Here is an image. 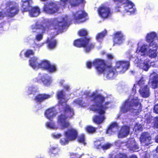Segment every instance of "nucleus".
Listing matches in <instances>:
<instances>
[{"mask_svg": "<svg viewBox=\"0 0 158 158\" xmlns=\"http://www.w3.org/2000/svg\"><path fill=\"white\" fill-rule=\"evenodd\" d=\"M92 64L98 74H103L108 79L113 78L115 73H124L130 66L129 61L124 60L117 61L115 67L110 65H106L105 60L100 59H94Z\"/></svg>", "mask_w": 158, "mask_h": 158, "instance_id": "f257e3e1", "label": "nucleus"}, {"mask_svg": "<svg viewBox=\"0 0 158 158\" xmlns=\"http://www.w3.org/2000/svg\"><path fill=\"white\" fill-rule=\"evenodd\" d=\"M78 34L79 36L83 37L74 40L73 42V45L78 48L83 47L86 52H89L94 48V44L90 42V38L86 36L88 32L86 30L80 29L78 31Z\"/></svg>", "mask_w": 158, "mask_h": 158, "instance_id": "f03ea898", "label": "nucleus"}, {"mask_svg": "<svg viewBox=\"0 0 158 158\" xmlns=\"http://www.w3.org/2000/svg\"><path fill=\"white\" fill-rule=\"evenodd\" d=\"M71 20L69 19L68 16H65L62 18V20L58 21L57 19H55L52 21V23L49 26L46 25L45 26H43L40 24H37L36 26V28L41 29L42 32L48 30L49 27H53L54 29L57 30L58 31H60L66 27H68L70 24Z\"/></svg>", "mask_w": 158, "mask_h": 158, "instance_id": "7ed1b4c3", "label": "nucleus"}, {"mask_svg": "<svg viewBox=\"0 0 158 158\" xmlns=\"http://www.w3.org/2000/svg\"><path fill=\"white\" fill-rule=\"evenodd\" d=\"M21 7L23 12L28 11L31 17H36L39 15L40 13L39 8L37 6L32 7L31 4V0H21Z\"/></svg>", "mask_w": 158, "mask_h": 158, "instance_id": "20e7f679", "label": "nucleus"}, {"mask_svg": "<svg viewBox=\"0 0 158 158\" xmlns=\"http://www.w3.org/2000/svg\"><path fill=\"white\" fill-rule=\"evenodd\" d=\"M138 107L139 109H142V106L140 100L137 97L132 98H128L122 103L121 109H133V107Z\"/></svg>", "mask_w": 158, "mask_h": 158, "instance_id": "39448f33", "label": "nucleus"}, {"mask_svg": "<svg viewBox=\"0 0 158 158\" xmlns=\"http://www.w3.org/2000/svg\"><path fill=\"white\" fill-rule=\"evenodd\" d=\"M6 5L5 13L8 17L12 18L18 14L19 12V6L13 2L8 1Z\"/></svg>", "mask_w": 158, "mask_h": 158, "instance_id": "423d86ee", "label": "nucleus"}, {"mask_svg": "<svg viewBox=\"0 0 158 158\" xmlns=\"http://www.w3.org/2000/svg\"><path fill=\"white\" fill-rule=\"evenodd\" d=\"M113 1L117 3V4L115 6L114 11L115 12H120V8L121 6L123 5V7L127 12H129V10L132 9L135 6V4L129 0H113Z\"/></svg>", "mask_w": 158, "mask_h": 158, "instance_id": "0eeeda50", "label": "nucleus"}, {"mask_svg": "<svg viewBox=\"0 0 158 158\" xmlns=\"http://www.w3.org/2000/svg\"><path fill=\"white\" fill-rule=\"evenodd\" d=\"M57 97L59 100L57 105L61 109H71L70 106L67 104V100L66 98V94L62 90L58 91L57 93Z\"/></svg>", "mask_w": 158, "mask_h": 158, "instance_id": "6e6552de", "label": "nucleus"}, {"mask_svg": "<svg viewBox=\"0 0 158 158\" xmlns=\"http://www.w3.org/2000/svg\"><path fill=\"white\" fill-rule=\"evenodd\" d=\"M97 12L99 17L103 20L108 19L112 14L110 8L105 5L99 6L97 9Z\"/></svg>", "mask_w": 158, "mask_h": 158, "instance_id": "1a4fd4ad", "label": "nucleus"}, {"mask_svg": "<svg viewBox=\"0 0 158 158\" xmlns=\"http://www.w3.org/2000/svg\"><path fill=\"white\" fill-rule=\"evenodd\" d=\"M89 97L93 98L91 101L94 103L95 106L98 109H105L102 104L105 100L104 96L101 94H97L96 93L93 92Z\"/></svg>", "mask_w": 158, "mask_h": 158, "instance_id": "9d476101", "label": "nucleus"}, {"mask_svg": "<svg viewBox=\"0 0 158 158\" xmlns=\"http://www.w3.org/2000/svg\"><path fill=\"white\" fill-rule=\"evenodd\" d=\"M99 115H96L93 118V121L97 124H100L105 119L104 114L105 109H90Z\"/></svg>", "mask_w": 158, "mask_h": 158, "instance_id": "9b49d317", "label": "nucleus"}, {"mask_svg": "<svg viewBox=\"0 0 158 158\" xmlns=\"http://www.w3.org/2000/svg\"><path fill=\"white\" fill-rule=\"evenodd\" d=\"M73 19L77 23H83L88 19L87 14L84 11L79 10L73 14Z\"/></svg>", "mask_w": 158, "mask_h": 158, "instance_id": "f8f14e48", "label": "nucleus"}, {"mask_svg": "<svg viewBox=\"0 0 158 158\" xmlns=\"http://www.w3.org/2000/svg\"><path fill=\"white\" fill-rule=\"evenodd\" d=\"M59 9L57 4L51 2L45 4L43 7V10L47 13L52 14L57 12Z\"/></svg>", "mask_w": 158, "mask_h": 158, "instance_id": "ddd939ff", "label": "nucleus"}, {"mask_svg": "<svg viewBox=\"0 0 158 158\" xmlns=\"http://www.w3.org/2000/svg\"><path fill=\"white\" fill-rule=\"evenodd\" d=\"M64 135L70 141L75 140L78 137V133L76 129L71 127L67 129L64 132Z\"/></svg>", "mask_w": 158, "mask_h": 158, "instance_id": "4468645a", "label": "nucleus"}, {"mask_svg": "<svg viewBox=\"0 0 158 158\" xmlns=\"http://www.w3.org/2000/svg\"><path fill=\"white\" fill-rule=\"evenodd\" d=\"M149 48L148 52V56L151 58H156L157 56L158 46L157 44H149Z\"/></svg>", "mask_w": 158, "mask_h": 158, "instance_id": "2eb2a0df", "label": "nucleus"}, {"mask_svg": "<svg viewBox=\"0 0 158 158\" xmlns=\"http://www.w3.org/2000/svg\"><path fill=\"white\" fill-rule=\"evenodd\" d=\"M130 131L129 126L124 125L122 126L118 133V137L119 138L126 137L129 134Z\"/></svg>", "mask_w": 158, "mask_h": 158, "instance_id": "dca6fc26", "label": "nucleus"}, {"mask_svg": "<svg viewBox=\"0 0 158 158\" xmlns=\"http://www.w3.org/2000/svg\"><path fill=\"white\" fill-rule=\"evenodd\" d=\"M151 137L148 132H144L141 133L140 137L141 143H143L146 146H148L151 143Z\"/></svg>", "mask_w": 158, "mask_h": 158, "instance_id": "f3484780", "label": "nucleus"}, {"mask_svg": "<svg viewBox=\"0 0 158 158\" xmlns=\"http://www.w3.org/2000/svg\"><path fill=\"white\" fill-rule=\"evenodd\" d=\"M153 76L150 78L148 84L151 83L152 88L155 89L158 88V75L155 72H153L151 75Z\"/></svg>", "mask_w": 158, "mask_h": 158, "instance_id": "a211bd4d", "label": "nucleus"}, {"mask_svg": "<svg viewBox=\"0 0 158 158\" xmlns=\"http://www.w3.org/2000/svg\"><path fill=\"white\" fill-rule=\"evenodd\" d=\"M124 39V35L121 32L117 31L114 34L113 38L114 44L120 45Z\"/></svg>", "mask_w": 158, "mask_h": 158, "instance_id": "6ab92c4d", "label": "nucleus"}, {"mask_svg": "<svg viewBox=\"0 0 158 158\" xmlns=\"http://www.w3.org/2000/svg\"><path fill=\"white\" fill-rule=\"evenodd\" d=\"M67 118L63 114H61L58 117L57 122L60 123L63 128H66L70 126L69 122L66 121Z\"/></svg>", "mask_w": 158, "mask_h": 158, "instance_id": "aec40b11", "label": "nucleus"}, {"mask_svg": "<svg viewBox=\"0 0 158 158\" xmlns=\"http://www.w3.org/2000/svg\"><path fill=\"white\" fill-rule=\"evenodd\" d=\"M139 92L141 96L143 98H147L150 96L149 88L147 85L144 86L140 87L139 90Z\"/></svg>", "mask_w": 158, "mask_h": 158, "instance_id": "412c9836", "label": "nucleus"}, {"mask_svg": "<svg viewBox=\"0 0 158 158\" xmlns=\"http://www.w3.org/2000/svg\"><path fill=\"white\" fill-rule=\"evenodd\" d=\"M51 97V95L48 94H41L37 95L34 98V100L36 102L40 104L45 100Z\"/></svg>", "mask_w": 158, "mask_h": 158, "instance_id": "4be33fe9", "label": "nucleus"}, {"mask_svg": "<svg viewBox=\"0 0 158 158\" xmlns=\"http://www.w3.org/2000/svg\"><path fill=\"white\" fill-rule=\"evenodd\" d=\"M128 148L129 150L133 152H138L139 149V146L134 139H132L130 141Z\"/></svg>", "mask_w": 158, "mask_h": 158, "instance_id": "5701e85b", "label": "nucleus"}, {"mask_svg": "<svg viewBox=\"0 0 158 158\" xmlns=\"http://www.w3.org/2000/svg\"><path fill=\"white\" fill-rule=\"evenodd\" d=\"M109 158H138V157L135 155H132L128 157L125 153H119L115 155L113 154H111L110 155Z\"/></svg>", "mask_w": 158, "mask_h": 158, "instance_id": "b1692460", "label": "nucleus"}, {"mask_svg": "<svg viewBox=\"0 0 158 158\" xmlns=\"http://www.w3.org/2000/svg\"><path fill=\"white\" fill-rule=\"evenodd\" d=\"M156 34L154 32H152L148 33L146 37V40L147 42L149 43V44L154 43L156 44L154 41L155 39L157 37Z\"/></svg>", "mask_w": 158, "mask_h": 158, "instance_id": "393cba45", "label": "nucleus"}, {"mask_svg": "<svg viewBox=\"0 0 158 158\" xmlns=\"http://www.w3.org/2000/svg\"><path fill=\"white\" fill-rule=\"evenodd\" d=\"M38 60L36 57H31L29 61V65L33 69L38 68L39 63L38 62Z\"/></svg>", "mask_w": 158, "mask_h": 158, "instance_id": "a878e982", "label": "nucleus"}, {"mask_svg": "<svg viewBox=\"0 0 158 158\" xmlns=\"http://www.w3.org/2000/svg\"><path fill=\"white\" fill-rule=\"evenodd\" d=\"M53 110V109H46L45 112V116L50 120H52L57 114V112H54Z\"/></svg>", "mask_w": 158, "mask_h": 158, "instance_id": "bb28decb", "label": "nucleus"}, {"mask_svg": "<svg viewBox=\"0 0 158 158\" xmlns=\"http://www.w3.org/2000/svg\"><path fill=\"white\" fill-rule=\"evenodd\" d=\"M46 43L48 44V47L50 49H52L56 46V41L55 40L48 39L46 40Z\"/></svg>", "mask_w": 158, "mask_h": 158, "instance_id": "cd10ccee", "label": "nucleus"}, {"mask_svg": "<svg viewBox=\"0 0 158 158\" xmlns=\"http://www.w3.org/2000/svg\"><path fill=\"white\" fill-rule=\"evenodd\" d=\"M63 114L67 118H70L74 115L73 109H64Z\"/></svg>", "mask_w": 158, "mask_h": 158, "instance_id": "c85d7f7f", "label": "nucleus"}, {"mask_svg": "<svg viewBox=\"0 0 158 158\" xmlns=\"http://www.w3.org/2000/svg\"><path fill=\"white\" fill-rule=\"evenodd\" d=\"M60 151V149L58 147H52L49 149V152L54 156L59 155Z\"/></svg>", "mask_w": 158, "mask_h": 158, "instance_id": "c756f323", "label": "nucleus"}, {"mask_svg": "<svg viewBox=\"0 0 158 158\" xmlns=\"http://www.w3.org/2000/svg\"><path fill=\"white\" fill-rule=\"evenodd\" d=\"M50 63L49 61L46 60H42L40 63H39L38 68H41L43 69L46 70Z\"/></svg>", "mask_w": 158, "mask_h": 158, "instance_id": "7c9ffc66", "label": "nucleus"}, {"mask_svg": "<svg viewBox=\"0 0 158 158\" xmlns=\"http://www.w3.org/2000/svg\"><path fill=\"white\" fill-rule=\"evenodd\" d=\"M118 127V124L116 122H114L110 124L108 127L106 131L107 134L110 133L111 132H113V129L115 127Z\"/></svg>", "mask_w": 158, "mask_h": 158, "instance_id": "2f4dec72", "label": "nucleus"}, {"mask_svg": "<svg viewBox=\"0 0 158 158\" xmlns=\"http://www.w3.org/2000/svg\"><path fill=\"white\" fill-rule=\"evenodd\" d=\"M107 33L106 30H105L97 34L96 36V39L97 40H99L102 39L103 37L106 35Z\"/></svg>", "mask_w": 158, "mask_h": 158, "instance_id": "473e14b6", "label": "nucleus"}, {"mask_svg": "<svg viewBox=\"0 0 158 158\" xmlns=\"http://www.w3.org/2000/svg\"><path fill=\"white\" fill-rule=\"evenodd\" d=\"M46 70L50 73H53L56 71V68L55 65L51 64L50 63Z\"/></svg>", "mask_w": 158, "mask_h": 158, "instance_id": "72a5a7b5", "label": "nucleus"}, {"mask_svg": "<svg viewBox=\"0 0 158 158\" xmlns=\"http://www.w3.org/2000/svg\"><path fill=\"white\" fill-rule=\"evenodd\" d=\"M97 128L91 126H88L85 128L86 131L88 133H93L95 132Z\"/></svg>", "mask_w": 158, "mask_h": 158, "instance_id": "f704fd0d", "label": "nucleus"}, {"mask_svg": "<svg viewBox=\"0 0 158 158\" xmlns=\"http://www.w3.org/2000/svg\"><path fill=\"white\" fill-rule=\"evenodd\" d=\"M84 0H70V3L72 6H76L79 5L80 3L83 2Z\"/></svg>", "mask_w": 158, "mask_h": 158, "instance_id": "c9c22d12", "label": "nucleus"}, {"mask_svg": "<svg viewBox=\"0 0 158 158\" xmlns=\"http://www.w3.org/2000/svg\"><path fill=\"white\" fill-rule=\"evenodd\" d=\"M34 54L33 51L31 49H27L26 50L24 53L25 57L29 58L30 56H33Z\"/></svg>", "mask_w": 158, "mask_h": 158, "instance_id": "e433bc0d", "label": "nucleus"}, {"mask_svg": "<svg viewBox=\"0 0 158 158\" xmlns=\"http://www.w3.org/2000/svg\"><path fill=\"white\" fill-rule=\"evenodd\" d=\"M69 141H70L69 139L66 137V138L60 139V142L61 145H65L69 143Z\"/></svg>", "mask_w": 158, "mask_h": 158, "instance_id": "4c0bfd02", "label": "nucleus"}, {"mask_svg": "<svg viewBox=\"0 0 158 158\" xmlns=\"http://www.w3.org/2000/svg\"><path fill=\"white\" fill-rule=\"evenodd\" d=\"M46 127L50 129L56 128L55 123L53 122H47L45 123Z\"/></svg>", "mask_w": 158, "mask_h": 158, "instance_id": "58836bf2", "label": "nucleus"}, {"mask_svg": "<svg viewBox=\"0 0 158 158\" xmlns=\"http://www.w3.org/2000/svg\"><path fill=\"white\" fill-rule=\"evenodd\" d=\"M149 60H147L146 61H144L143 67V69L145 71H147L150 67V65H149Z\"/></svg>", "mask_w": 158, "mask_h": 158, "instance_id": "ea45409f", "label": "nucleus"}, {"mask_svg": "<svg viewBox=\"0 0 158 158\" xmlns=\"http://www.w3.org/2000/svg\"><path fill=\"white\" fill-rule=\"evenodd\" d=\"M77 141L79 143H85V137L84 134L80 135L78 138Z\"/></svg>", "mask_w": 158, "mask_h": 158, "instance_id": "a19ab883", "label": "nucleus"}, {"mask_svg": "<svg viewBox=\"0 0 158 158\" xmlns=\"http://www.w3.org/2000/svg\"><path fill=\"white\" fill-rule=\"evenodd\" d=\"M148 50V46L147 45L143 44L141 46L139 51L141 53H143L146 52Z\"/></svg>", "mask_w": 158, "mask_h": 158, "instance_id": "79ce46f5", "label": "nucleus"}, {"mask_svg": "<svg viewBox=\"0 0 158 158\" xmlns=\"http://www.w3.org/2000/svg\"><path fill=\"white\" fill-rule=\"evenodd\" d=\"M135 131H140L143 130V127L141 124L136 123L134 126Z\"/></svg>", "mask_w": 158, "mask_h": 158, "instance_id": "37998d69", "label": "nucleus"}, {"mask_svg": "<svg viewBox=\"0 0 158 158\" xmlns=\"http://www.w3.org/2000/svg\"><path fill=\"white\" fill-rule=\"evenodd\" d=\"M145 81L144 79V78L143 77H141L140 79L138 81V84L140 87L144 86L145 84Z\"/></svg>", "mask_w": 158, "mask_h": 158, "instance_id": "c03bdc74", "label": "nucleus"}, {"mask_svg": "<svg viewBox=\"0 0 158 158\" xmlns=\"http://www.w3.org/2000/svg\"><path fill=\"white\" fill-rule=\"evenodd\" d=\"M42 81L44 85H45L48 86L50 84V80L45 79L44 78H42Z\"/></svg>", "mask_w": 158, "mask_h": 158, "instance_id": "a18cd8bd", "label": "nucleus"}, {"mask_svg": "<svg viewBox=\"0 0 158 158\" xmlns=\"http://www.w3.org/2000/svg\"><path fill=\"white\" fill-rule=\"evenodd\" d=\"M43 38V35L42 33L39 34H37L35 37V40L38 41H40Z\"/></svg>", "mask_w": 158, "mask_h": 158, "instance_id": "49530a36", "label": "nucleus"}, {"mask_svg": "<svg viewBox=\"0 0 158 158\" xmlns=\"http://www.w3.org/2000/svg\"><path fill=\"white\" fill-rule=\"evenodd\" d=\"M111 144L110 143H107L102 145V149L103 150H106L110 148Z\"/></svg>", "mask_w": 158, "mask_h": 158, "instance_id": "de8ad7c7", "label": "nucleus"}, {"mask_svg": "<svg viewBox=\"0 0 158 158\" xmlns=\"http://www.w3.org/2000/svg\"><path fill=\"white\" fill-rule=\"evenodd\" d=\"M52 135L54 138L56 139H59L60 138L62 135L60 133L56 134L55 133H53Z\"/></svg>", "mask_w": 158, "mask_h": 158, "instance_id": "09e8293b", "label": "nucleus"}, {"mask_svg": "<svg viewBox=\"0 0 158 158\" xmlns=\"http://www.w3.org/2000/svg\"><path fill=\"white\" fill-rule=\"evenodd\" d=\"M154 127L157 128H158V117H156L154 118Z\"/></svg>", "mask_w": 158, "mask_h": 158, "instance_id": "8fccbe9b", "label": "nucleus"}, {"mask_svg": "<svg viewBox=\"0 0 158 158\" xmlns=\"http://www.w3.org/2000/svg\"><path fill=\"white\" fill-rule=\"evenodd\" d=\"M106 58L108 60H111L114 58L113 56L110 54H107L106 55Z\"/></svg>", "mask_w": 158, "mask_h": 158, "instance_id": "3c124183", "label": "nucleus"}, {"mask_svg": "<svg viewBox=\"0 0 158 158\" xmlns=\"http://www.w3.org/2000/svg\"><path fill=\"white\" fill-rule=\"evenodd\" d=\"M153 158H158V152L156 151H155L153 152L152 154Z\"/></svg>", "mask_w": 158, "mask_h": 158, "instance_id": "603ef678", "label": "nucleus"}, {"mask_svg": "<svg viewBox=\"0 0 158 158\" xmlns=\"http://www.w3.org/2000/svg\"><path fill=\"white\" fill-rule=\"evenodd\" d=\"M152 120V118L148 117L146 119L145 121L147 123L149 124L151 122Z\"/></svg>", "mask_w": 158, "mask_h": 158, "instance_id": "864d4df0", "label": "nucleus"}, {"mask_svg": "<svg viewBox=\"0 0 158 158\" xmlns=\"http://www.w3.org/2000/svg\"><path fill=\"white\" fill-rule=\"evenodd\" d=\"M86 66L88 68L91 69L92 66V62L90 61L86 63Z\"/></svg>", "mask_w": 158, "mask_h": 158, "instance_id": "5fc2aeb1", "label": "nucleus"}, {"mask_svg": "<svg viewBox=\"0 0 158 158\" xmlns=\"http://www.w3.org/2000/svg\"><path fill=\"white\" fill-rule=\"evenodd\" d=\"M76 103L79 105L83 104L82 101L81 99H76Z\"/></svg>", "mask_w": 158, "mask_h": 158, "instance_id": "6e6d98bb", "label": "nucleus"}, {"mask_svg": "<svg viewBox=\"0 0 158 158\" xmlns=\"http://www.w3.org/2000/svg\"><path fill=\"white\" fill-rule=\"evenodd\" d=\"M102 145L101 143H100V144L97 145H95V148L97 149H100L101 148H102Z\"/></svg>", "mask_w": 158, "mask_h": 158, "instance_id": "4d7b16f0", "label": "nucleus"}, {"mask_svg": "<svg viewBox=\"0 0 158 158\" xmlns=\"http://www.w3.org/2000/svg\"><path fill=\"white\" fill-rule=\"evenodd\" d=\"M110 102H105L104 105H103V106H104V108L107 109L108 107L107 106L109 104Z\"/></svg>", "mask_w": 158, "mask_h": 158, "instance_id": "13d9d810", "label": "nucleus"}, {"mask_svg": "<svg viewBox=\"0 0 158 158\" xmlns=\"http://www.w3.org/2000/svg\"><path fill=\"white\" fill-rule=\"evenodd\" d=\"M136 87L135 86V85H134V87L132 88V91L133 93L135 94L136 92Z\"/></svg>", "mask_w": 158, "mask_h": 158, "instance_id": "bf43d9fd", "label": "nucleus"}, {"mask_svg": "<svg viewBox=\"0 0 158 158\" xmlns=\"http://www.w3.org/2000/svg\"><path fill=\"white\" fill-rule=\"evenodd\" d=\"M130 110V109H121V112H123V113H126V112H127L128 110Z\"/></svg>", "mask_w": 158, "mask_h": 158, "instance_id": "052dcab7", "label": "nucleus"}, {"mask_svg": "<svg viewBox=\"0 0 158 158\" xmlns=\"http://www.w3.org/2000/svg\"><path fill=\"white\" fill-rule=\"evenodd\" d=\"M68 0H60L61 2L63 4H66Z\"/></svg>", "mask_w": 158, "mask_h": 158, "instance_id": "680f3d73", "label": "nucleus"}, {"mask_svg": "<svg viewBox=\"0 0 158 158\" xmlns=\"http://www.w3.org/2000/svg\"><path fill=\"white\" fill-rule=\"evenodd\" d=\"M153 109H158V103L155 105L153 107Z\"/></svg>", "mask_w": 158, "mask_h": 158, "instance_id": "e2e57ef3", "label": "nucleus"}, {"mask_svg": "<svg viewBox=\"0 0 158 158\" xmlns=\"http://www.w3.org/2000/svg\"><path fill=\"white\" fill-rule=\"evenodd\" d=\"M154 110V112L156 113V114H158V109H153Z\"/></svg>", "mask_w": 158, "mask_h": 158, "instance_id": "0e129e2a", "label": "nucleus"}, {"mask_svg": "<svg viewBox=\"0 0 158 158\" xmlns=\"http://www.w3.org/2000/svg\"><path fill=\"white\" fill-rule=\"evenodd\" d=\"M156 141L157 143H158V135L156 136Z\"/></svg>", "mask_w": 158, "mask_h": 158, "instance_id": "69168bd1", "label": "nucleus"}, {"mask_svg": "<svg viewBox=\"0 0 158 158\" xmlns=\"http://www.w3.org/2000/svg\"><path fill=\"white\" fill-rule=\"evenodd\" d=\"M2 17V14L1 12H0V19Z\"/></svg>", "mask_w": 158, "mask_h": 158, "instance_id": "338daca9", "label": "nucleus"}, {"mask_svg": "<svg viewBox=\"0 0 158 158\" xmlns=\"http://www.w3.org/2000/svg\"><path fill=\"white\" fill-rule=\"evenodd\" d=\"M64 88L66 89V90H68L69 89V87L68 86H66L64 87Z\"/></svg>", "mask_w": 158, "mask_h": 158, "instance_id": "774afa93", "label": "nucleus"}]
</instances>
